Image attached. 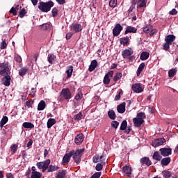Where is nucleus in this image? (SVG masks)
I'll use <instances>...</instances> for the list:
<instances>
[{
    "label": "nucleus",
    "instance_id": "obj_7",
    "mask_svg": "<svg viewBox=\"0 0 178 178\" xmlns=\"http://www.w3.org/2000/svg\"><path fill=\"white\" fill-rule=\"evenodd\" d=\"M165 143H166V139H165V138H157L156 140H154L152 143V147H159L161 145H163V144H165Z\"/></svg>",
    "mask_w": 178,
    "mask_h": 178
},
{
    "label": "nucleus",
    "instance_id": "obj_19",
    "mask_svg": "<svg viewBox=\"0 0 178 178\" xmlns=\"http://www.w3.org/2000/svg\"><path fill=\"white\" fill-rule=\"evenodd\" d=\"M122 171L127 175L128 177H130V175H131V167L129 165L124 166L122 168Z\"/></svg>",
    "mask_w": 178,
    "mask_h": 178
},
{
    "label": "nucleus",
    "instance_id": "obj_61",
    "mask_svg": "<svg viewBox=\"0 0 178 178\" xmlns=\"http://www.w3.org/2000/svg\"><path fill=\"white\" fill-rule=\"evenodd\" d=\"M72 35H73V33H72V32L67 33L65 36L66 40H70V38H72Z\"/></svg>",
    "mask_w": 178,
    "mask_h": 178
},
{
    "label": "nucleus",
    "instance_id": "obj_35",
    "mask_svg": "<svg viewBox=\"0 0 178 178\" xmlns=\"http://www.w3.org/2000/svg\"><path fill=\"white\" fill-rule=\"evenodd\" d=\"M56 123V120L54 118H49L47 121V129H51L54 124Z\"/></svg>",
    "mask_w": 178,
    "mask_h": 178
},
{
    "label": "nucleus",
    "instance_id": "obj_43",
    "mask_svg": "<svg viewBox=\"0 0 178 178\" xmlns=\"http://www.w3.org/2000/svg\"><path fill=\"white\" fill-rule=\"evenodd\" d=\"M127 129V121L126 120H123L121 123V126H120V130H122V131H124Z\"/></svg>",
    "mask_w": 178,
    "mask_h": 178
},
{
    "label": "nucleus",
    "instance_id": "obj_39",
    "mask_svg": "<svg viewBox=\"0 0 178 178\" xmlns=\"http://www.w3.org/2000/svg\"><path fill=\"white\" fill-rule=\"evenodd\" d=\"M144 67H145V63H142L138 68L137 76H140V74H141V72H143V70H144Z\"/></svg>",
    "mask_w": 178,
    "mask_h": 178
},
{
    "label": "nucleus",
    "instance_id": "obj_62",
    "mask_svg": "<svg viewBox=\"0 0 178 178\" xmlns=\"http://www.w3.org/2000/svg\"><path fill=\"white\" fill-rule=\"evenodd\" d=\"M31 173V170L30 168L28 169V170L25 173V176L27 178H31L30 175Z\"/></svg>",
    "mask_w": 178,
    "mask_h": 178
},
{
    "label": "nucleus",
    "instance_id": "obj_10",
    "mask_svg": "<svg viewBox=\"0 0 178 178\" xmlns=\"http://www.w3.org/2000/svg\"><path fill=\"white\" fill-rule=\"evenodd\" d=\"M3 78L1 79L2 83L6 86V87H9L10 86V74L3 75Z\"/></svg>",
    "mask_w": 178,
    "mask_h": 178
},
{
    "label": "nucleus",
    "instance_id": "obj_31",
    "mask_svg": "<svg viewBox=\"0 0 178 178\" xmlns=\"http://www.w3.org/2000/svg\"><path fill=\"white\" fill-rule=\"evenodd\" d=\"M129 41H130L129 37H124L120 39V44H122L124 46L127 45V44H129Z\"/></svg>",
    "mask_w": 178,
    "mask_h": 178
},
{
    "label": "nucleus",
    "instance_id": "obj_34",
    "mask_svg": "<svg viewBox=\"0 0 178 178\" xmlns=\"http://www.w3.org/2000/svg\"><path fill=\"white\" fill-rule=\"evenodd\" d=\"M66 177V170H63L61 171H58L56 174V178H65Z\"/></svg>",
    "mask_w": 178,
    "mask_h": 178
},
{
    "label": "nucleus",
    "instance_id": "obj_41",
    "mask_svg": "<svg viewBox=\"0 0 178 178\" xmlns=\"http://www.w3.org/2000/svg\"><path fill=\"white\" fill-rule=\"evenodd\" d=\"M122 72H117L113 77V81L116 83V81H118V80H120V79H122Z\"/></svg>",
    "mask_w": 178,
    "mask_h": 178
},
{
    "label": "nucleus",
    "instance_id": "obj_52",
    "mask_svg": "<svg viewBox=\"0 0 178 178\" xmlns=\"http://www.w3.org/2000/svg\"><path fill=\"white\" fill-rule=\"evenodd\" d=\"M118 127H119V122L118 121L111 122V127H113V129H118Z\"/></svg>",
    "mask_w": 178,
    "mask_h": 178
},
{
    "label": "nucleus",
    "instance_id": "obj_17",
    "mask_svg": "<svg viewBox=\"0 0 178 178\" xmlns=\"http://www.w3.org/2000/svg\"><path fill=\"white\" fill-rule=\"evenodd\" d=\"M84 135L83 134H78L74 139V141L76 144L80 145L83 141H84Z\"/></svg>",
    "mask_w": 178,
    "mask_h": 178
},
{
    "label": "nucleus",
    "instance_id": "obj_48",
    "mask_svg": "<svg viewBox=\"0 0 178 178\" xmlns=\"http://www.w3.org/2000/svg\"><path fill=\"white\" fill-rule=\"evenodd\" d=\"M83 98V93L81 92H79L74 97V99L76 101H80Z\"/></svg>",
    "mask_w": 178,
    "mask_h": 178
},
{
    "label": "nucleus",
    "instance_id": "obj_26",
    "mask_svg": "<svg viewBox=\"0 0 178 178\" xmlns=\"http://www.w3.org/2000/svg\"><path fill=\"white\" fill-rule=\"evenodd\" d=\"M28 72H29V67H22L19 70V75L21 76L22 77H23L24 76H26V74H27Z\"/></svg>",
    "mask_w": 178,
    "mask_h": 178
},
{
    "label": "nucleus",
    "instance_id": "obj_8",
    "mask_svg": "<svg viewBox=\"0 0 178 178\" xmlns=\"http://www.w3.org/2000/svg\"><path fill=\"white\" fill-rule=\"evenodd\" d=\"M160 154L162 156H169L172 154V148L163 147L159 149Z\"/></svg>",
    "mask_w": 178,
    "mask_h": 178
},
{
    "label": "nucleus",
    "instance_id": "obj_40",
    "mask_svg": "<svg viewBox=\"0 0 178 178\" xmlns=\"http://www.w3.org/2000/svg\"><path fill=\"white\" fill-rule=\"evenodd\" d=\"M41 176H42V175L40 172H32L31 178H41Z\"/></svg>",
    "mask_w": 178,
    "mask_h": 178
},
{
    "label": "nucleus",
    "instance_id": "obj_42",
    "mask_svg": "<svg viewBox=\"0 0 178 178\" xmlns=\"http://www.w3.org/2000/svg\"><path fill=\"white\" fill-rule=\"evenodd\" d=\"M55 59H56V56L55 55L49 54V56H48V62H49V63L52 65V63H54V60H55Z\"/></svg>",
    "mask_w": 178,
    "mask_h": 178
},
{
    "label": "nucleus",
    "instance_id": "obj_11",
    "mask_svg": "<svg viewBox=\"0 0 178 178\" xmlns=\"http://www.w3.org/2000/svg\"><path fill=\"white\" fill-rule=\"evenodd\" d=\"M140 162L143 166L144 165L151 166L152 165V162L151 161V160H149V158L147 156H145L140 159Z\"/></svg>",
    "mask_w": 178,
    "mask_h": 178
},
{
    "label": "nucleus",
    "instance_id": "obj_1",
    "mask_svg": "<svg viewBox=\"0 0 178 178\" xmlns=\"http://www.w3.org/2000/svg\"><path fill=\"white\" fill-rule=\"evenodd\" d=\"M54 3L52 1H49L47 2L41 1L38 3V8L41 12L44 13H48L51 10V8H53Z\"/></svg>",
    "mask_w": 178,
    "mask_h": 178
},
{
    "label": "nucleus",
    "instance_id": "obj_28",
    "mask_svg": "<svg viewBox=\"0 0 178 178\" xmlns=\"http://www.w3.org/2000/svg\"><path fill=\"white\" fill-rule=\"evenodd\" d=\"M46 106L47 104L45 103V101L41 100L38 105V111H44Z\"/></svg>",
    "mask_w": 178,
    "mask_h": 178
},
{
    "label": "nucleus",
    "instance_id": "obj_2",
    "mask_svg": "<svg viewBox=\"0 0 178 178\" xmlns=\"http://www.w3.org/2000/svg\"><path fill=\"white\" fill-rule=\"evenodd\" d=\"M147 116L145 115V113H138L136 118L133 119V122L135 127H140L143 123H144V119H146Z\"/></svg>",
    "mask_w": 178,
    "mask_h": 178
},
{
    "label": "nucleus",
    "instance_id": "obj_57",
    "mask_svg": "<svg viewBox=\"0 0 178 178\" xmlns=\"http://www.w3.org/2000/svg\"><path fill=\"white\" fill-rule=\"evenodd\" d=\"M53 17H56L58 16V8H54L51 10Z\"/></svg>",
    "mask_w": 178,
    "mask_h": 178
},
{
    "label": "nucleus",
    "instance_id": "obj_38",
    "mask_svg": "<svg viewBox=\"0 0 178 178\" xmlns=\"http://www.w3.org/2000/svg\"><path fill=\"white\" fill-rule=\"evenodd\" d=\"M151 30H152V25L149 24V25L143 27V33H145V34H149V31H151Z\"/></svg>",
    "mask_w": 178,
    "mask_h": 178
},
{
    "label": "nucleus",
    "instance_id": "obj_46",
    "mask_svg": "<svg viewBox=\"0 0 178 178\" xmlns=\"http://www.w3.org/2000/svg\"><path fill=\"white\" fill-rule=\"evenodd\" d=\"M17 145L16 144H13L10 146V150L11 152H13V154H16V152L17 151Z\"/></svg>",
    "mask_w": 178,
    "mask_h": 178
},
{
    "label": "nucleus",
    "instance_id": "obj_6",
    "mask_svg": "<svg viewBox=\"0 0 178 178\" xmlns=\"http://www.w3.org/2000/svg\"><path fill=\"white\" fill-rule=\"evenodd\" d=\"M123 30V26L120 24H117L113 29V37H118Z\"/></svg>",
    "mask_w": 178,
    "mask_h": 178
},
{
    "label": "nucleus",
    "instance_id": "obj_24",
    "mask_svg": "<svg viewBox=\"0 0 178 178\" xmlns=\"http://www.w3.org/2000/svg\"><path fill=\"white\" fill-rule=\"evenodd\" d=\"M104 158V155L99 156V155L96 154L92 157L93 163H98V162H102V159Z\"/></svg>",
    "mask_w": 178,
    "mask_h": 178
},
{
    "label": "nucleus",
    "instance_id": "obj_58",
    "mask_svg": "<svg viewBox=\"0 0 178 178\" xmlns=\"http://www.w3.org/2000/svg\"><path fill=\"white\" fill-rule=\"evenodd\" d=\"M26 15V9L22 8L20 11H19V17L23 18L24 17V15Z\"/></svg>",
    "mask_w": 178,
    "mask_h": 178
},
{
    "label": "nucleus",
    "instance_id": "obj_32",
    "mask_svg": "<svg viewBox=\"0 0 178 178\" xmlns=\"http://www.w3.org/2000/svg\"><path fill=\"white\" fill-rule=\"evenodd\" d=\"M147 0H138L137 8H145L147 6Z\"/></svg>",
    "mask_w": 178,
    "mask_h": 178
},
{
    "label": "nucleus",
    "instance_id": "obj_45",
    "mask_svg": "<svg viewBox=\"0 0 178 178\" xmlns=\"http://www.w3.org/2000/svg\"><path fill=\"white\" fill-rule=\"evenodd\" d=\"M81 118H83V113L79 112L78 114L74 115V120H81Z\"/></svg>",
    "mask_w": 178,
    "mask_h": 178
},
{
    "label": "nucleus",
    "instance_id": "obj_37",
    "mask_svg": "<svg viewBox=\"0 0 178 178\" xmlns=\"http://www.w3.org/2000/svg\"><path fill=\"white\" fill-rule=\"evenodd\" d=\"M22 126L24 129H34V124L31 122H24Z\"/></svg>",
    "mask_w": 178,
    "mask_h": 178
},
{
    "label": "nucleus",
    "instance_id": "obj_64",
    "mask_svg": "<svg viewBox=\"0 0 178 178\" xmlns=\"http://www.w3.org/2000/svg\"><path fill=\"white\" fill-rule=\"evenodd\" d=\"M36 166H37L39 169H42V168H44V165H43V164H42V161L37 163H36Z\"/></svg>",
    "mask_w": 178,
    "mask_h": 178
},
{
    "label": "nucleus",
    "instance_id": "obj_29",
    "mask_svg": "<svg viewBox=\"0 0 178 178\" xmlns=\"http://www.w3.org/2000/svg\"><path fill=\"white\" fill-rule=\"evenodd\" d=\"M152 158L154 161H161L162 159V156L161 155V154H159V152L156 151L154 152V153L153 154Z\"/></svg>",
    "mask_w": 178,
    "mask_h": 178
},
{
    "label": "nucleus",
    "instance_id": "obj_55",
    "mask_svg": "<svg viewBox=\"0 0 178 178\" xmlns=\"http://www.w3.org/2000/svg\"><path fill=\"white\" fill-rule=\"evenodd\" d=\"M101 175H102V172H95V174H93L90 178H99L101 177Z\"/></svg>",
    "mask_w": 178,
    "mask_h": 178
},
{
    "label": "nucleus",
    "instance_id": "obj_21",
    "mask_svg": "<svg viewBox=\"0 0 178 178\" xmlns=\"http://www.w3.org/2000/svg\"><path fill=\"white\" fill-rule=\"evenodd\" d=\"M72 29L75 33H80L83 30V26L80 24H74L72 25Z\"/></svg>",
    "mask_w": 178,
    "mask_h": 178
},
{
    "label": "nucleus",
    "instance_id": "obj_54",
    "mask_svg": "<svg viewBox=\"0 0 178 178\" xmlns=\"http://www.w3.org/2000/svg\"><path fill=\"white\" fill-rule=\"evenodd\" d=\"M8 47V44H6V41L3 40L0 44V49H5Z\"/></svg>",
    "mask_w": 178,
    "mask_h": 178
},
{
    "label": "nucleus",
    "instance_id": "obj_9",
    "mask_svg": "<svg viewBox=\"0 0 178 178\" xmlns=\"http://www.w3.org/2000/svg\"><path fill=\"white\" fill-rule=\"evenodd\" d=\"M113 71H109L107 74H105L103 80L104 84L108 86V84L111 83V79L109 77H113Z\"/></svg>",
    "mask_w": 178,
    "mask_h": 178
},
{
    "label": "nucleus",
    "instance_id": "obj_4",
    "mask_svg": "<svg viewBox=\"0 0 178 178\" xmlns=\"http://www.w3.org/2000/svg\"><path fill=\"white\" fill-rule=\"evenodd\" d=\"M72 98V92L69 88H63L58 97V101H63L65 99H70Z\"/></svg>",
    "mask_w": 178,
    "mask_h": 178
},
{
    "label": "nucleus",
    "instance_id": "obj_5",
    "mask_svg": "<svg viewBox=\"0 0 178 178\" xmlns=\"http://www.w3.org/2000/svg\"><path fill=\"white\" fill-rule=\"evenodd\" d=\"M70 152H72V158L76 163L79 165L81 161V155L84 152V149H78L76 151L71 150Z\"/></svg>",
    "mask_w": 178,
    "mask_h": 178
},
{
    "label": "nucleus",
    "instance_id": "obj_3",
    "mask_svg": "<svg viewBox=\"0 0 178 178\" xmlns=\"http://www.w3.org/2000/svg\"><path fill=\"white\" fill-rule=\"evenodd\" d=\"M11 66L8 62L0 63V76L10 74Z\"/></svg>",
    "mask_w": 178,
    "mask_h": 178
},
{
    "label": "nucleus",
    "instance_id": "obj_59",
    "mask_svg": "<svg viewBox=\"0 0 178 178\" xmlns=\"http://www.w3.org/2000/svg\"><path fill=\"white\" fill-rule=\"evenodd\" d=\"M120 95H123V90H120L118 95H117L115 97V101H119L120 99Z\"/></svg>",
    "mask_w": 178,
    "mask_h": 178
},
{
    "label": "nucleus",
    "instance_id": "obj_33",
    "mask_svg": "<svg viewBox=\"0 0 178 178\" xmlns=\"http://www.w3.org/2000/svg\"><path fill=\"white\" fill-rule=\"evenodd\" d=\"M108 116L111 120H115V119H116V114L113 110H110L108 111Z\"/></svg>",
    "mask_w": 178,
    "mask_h": 178
},
{
    "label": "nucleus",
    "instance_id": "obj_49",
    "mask_svg": "<svg viewBox=\"0 0 178 178\" xmlns=\"http://www.w3.org/2000/svg\"><path fill=\"white\" fill-rule=\"evenodd\" d=\"M43 168H49L51 163V159H47V161H42Z\"/></svg>",
    "mask_w": 178,
    "mask_h": 178
},
{
    "label": "nucleus",
    "instance_id": "obj_14",
    "mask_svg": "<svg viewBox=\"0 0 178 178\" xmlns=\"http://www.w3.org/2000/svg\"><path fill=\"white\" fill-rule=\"evenodd\" d=\"M117 111L118 113H123L124 112H126V102H122L121 104L118 105Z\"/></svg>",
    "mask_w": 178,
    "mask_h": 178
},
{
    "label": "nucleus",
    "instance_id": "obj_15",
    "mask_svg": "<svg viewBox=\"0 0 178 178\" xmlns=\"http://www.w3.org/2000/svg\"><path fill=\"white\" fill-rule=\"evenodd\" d=\"M175 40H176V36H175L174 35H168L165 38V42H168L170 45L173 44V41H175Z\"/></svg>",
    "mask_w": 178,
    "mask_h": 178
},
{
    "label": "nucleus",
    "instance_id": "obj_50",
    "mask_svg": "<svg viewBox=\"0 0 178 178\" xmlns=\"http://www.w3.org/2000/svg\"><path fill=\"white\" fill-rule=\"evenodd\" d=\"M170 43H168V42H165L163 45V49L164 51H169V49L170 48Z\"/></svg>",
    "mask_w": 178,
    "mask_h": 178
},
{
    "label": "nucleus",
    "instance_id": "obj_27",
    "mask_svg": "<svg viewBox=\"0 0 178 178\" xmlns=\"http://www.w3.org/2000/svg\"><path fill=\"white\" fill-rule=\"evenodd\" d=\"M60 168L58 165H49L47 172L51 173L52 172H56V170H59Z\"/></svg>",
    "mask_w": 178,
    "mask_h": 178
},
{
    "label": "nucleus",
    "instance_id": "obj_16",
    "mask_svg": "<svg viewBox=\"0 0 178 178\" xmlns=\"http://www.w3.org/2000/svg\"><path fill=\"white\" fill-rule=\"evenodd\" d=\"M133 55V51L129 49H125L122 51V56L124 59H126V58H129V56H131Z\"/></svg>",
    "mask_w": 178,
    "mask_h": 178
},
{
    "label": "nucleus",
    "instance_id": "obj_36",
    "mask_svg": "<svg viewBox=\"0 0 178 178\" xmlns=\"http://www.w3.org/2000/svg\"><path fill=\"white\" fill-rule=\"evenodd\" d=\"M8 120H9V118H8L7 116L3 117V118L1 119V120L0 122L1 129H2V127H3V126H5V124H6L8 123Z\"/></svg>",
    "mask_w": 178,
    "mask_h": 178
},
{
    "label": "nucleus",
    "instance_id": "obj_22",
    "mask_svg": "<svg viewBox=\"0 0 178 178\" xmlns=\"http://www.w3.org/2000/svg\"><path fill=\"white\" fill-rule=\"evenodd\" d=\"M172 159L170 157H165L161 159V163L163 166H168L170 163Z\"/></svg>",
    "mask_w": 178,
    "mask_h": 178
},
{
    "label": "nucleus",
    "instance_id": "obj_53",
    "mask_svg": "<svg viewBox=\"0 0 178 178\" xmlns=\"http://www.w3.org/2000/svg\"><path fill=\"white\" fill-rule=\"evenodd\" d=\"M42 26L44 30H49L51 29V23L43 24Z\"/></svg>",
    "mask_w": 178,
    "mask_h": 178
},
{
    "label": "nucleus",
    "instance_id": "obj_18",
    "mask_svg": "<svg viewBox=\"0 0 178 178\" xmlns=\"http://www.w3.org/2000/svg\"><path fill=\"white\" fill-rule=\"evenodd\" d=\"M129 33H137V28L131 26H127L126 31H124V34H129Z\"/></svg>",
    "mask_w": 178,
    "mask_h": 178
},
{
    "label": "nucleus",
    "instance_id": "obj_51",
    "mask_svg": "<svg viewBox=\"0 0 178 178\" xmlns=\"http://www.w3.org/2000/svg\"><path fill=\"white\" fill-rule=\"evenodd\" d=\"M14 59L15 62H17L18 63H22V57L17 54L15 55Z\"/></svg>",
    "mask_w": 178,
    "mask_h": 178
},
{
    "label": "nucleus",
    "instance_id": "obj_30",
    "mask_svg": "<svg viewBox=\"0 0 178 178\" xmlns=\"http://www.w3.org/2000/svg\"><path fill=\"white\" fill-rule=\"evenodd\" d=\"M161 175L163 176L164 178H170L172 177V172L169 171V170H163L161 172Z\"/></svg>",
    "mask_w": 178,
    "mask_h": 178
},
{
    "label": "nucleus",
    "instance_id": "obj_56",
    "mask_svg": "<svg viewBox=\"0 0 178 178\" xmlns=\"http://www.w3.org/2000/svg\"><path fill=\"white\" fill-rule=\"evenodd\" d=\"M104 168V165H102V164L101 163H97L96 165V167H95V170L97 171V172H99L101 171Z\"/></svg>",
    "mask_w": 178,
    "mask_h": 178
},
{
    "label": "nucleus",
    "instance_id": "obj_13",
    "mask_svg": "<svg viewBox=\"0 0 178 178\" xmlns=\"http://www.w3.org/2000/svg\"><path fill=\"white\" fill-rule=\"evenodd\" d=\"M131 88L134 92L140 93L143 92V87H141V85L140 83H135L132 85Z\"/></svg>",
    "mask_w": 178,
    "mask_h": 178
},
{
    "label": "nucleus",
    "instance_id": "obj_12",
    "mask_svg": "<svg viewBox=\"0 0 178 178\" xmlns=\"http://www.w3.org/2000/svg\"><path fill=\"white\" fill-rule=\"evenodd\" d=\"M72 156H73L72 152H70L68 154H65L63 157L62 164L65 165V163L70 162V158H72Z\"/></svg>",
    "mask_w": 178,
    "mask_h": 178
},
{
    "label": "nucleus",
    "instance_id": "obj_60",
    "mask_svg": "<svg viewBox=\"0 0 178 178\" xmlns=\"http://www.w3.org/2000/svg\"><path fill=\"white\" fill-rule=\"evenodd\" d=\"M10 13H13L14 16H16V15H17V10L14 7H12V8L10 10Z\"/></svg>",
    "mask_w": 178,
    "mask_h": 178
},
{
    "label": "nucleus",
    "instance_id": "obj_23",
    "mask_svg": "<svg viewBox=\"0 0 178 178\" xmlns=\"http://www.w3.org/2000/svg\"><path fill=\"white\" fill-rule=\"evenodd\" d=\"M148 58H149V52L143 51L140 54V60H147Z\"/></svg>",
    "mask_w": 178,
    "mask_h": 178
},
{
    "label": "nucleus",
    "instance_id": "obj_25",
    "mask_svg": "<svg viewBox=\"0 0 178 178\" xmlns=\"http://www.w3.org/2000/svg\"><path fill=\"white\" fill-rule=\"evenodd\" d=\"M65 73H67V79H70V77H72V74H73V65H69L67 67Z\"/></svg>",
    "mask_w": 178,
    "mask_h": 178
},
{
    "label": "nucleus",
    "instance_id": "obj_63",
    "mask_svg": "<svg viewBox=\"0 0 178 178\" xmlns=\"http://www.w3.org/2000/svg\"><path fill=\"white\" fill-rule=\"evenodd\" d=\"M169 14L172 15H177V10L175 8H174L169 12Z\"/></svg>",
    "mask_w": 178,
    "mask_h": 178
},
{
    "label": "nucleus",
    "instance_id": "obj_47",
    "mask_svg": "<svg viewBox=\"0 0 178 178\" xmlns=\"http://www.w3.org/2000/svg\"><path fill=\"white\" fill-rule=\"evenodd\" d=\"M176 70L175 69H171L168 72V76L169 77H173L174 76L176 75Z\"/></svg>",
    "mask_w": 178,
    "mask_h": 178
},
{
    "label": "nucleus",
    "instance_id": "obj_44",
    "mask_svg": "<svg viewBox=\"0 0 178 178\" xmlns=\"http://www.w3.org/2000/svg\"><path fill=\"white\" fill-rule=\"evenodd\" d=\"M108 5L111 8H116L118 6V0H110Z\"/></svg>",
    "mask_w": 178,
    "mask_h": 178
},
{
    "label": "nucleus",
    "instance_id": "obj_20",
    "mask_svg": "<svg viewBox=\"0 0 178 178\" xmlns=\"http://www.w3.org/2000/svg\"><path fill=\"white\" fill-rule=\"evenodd\" d=\"M97 65H98V63L97 62V60H92V62L89 66V68H88L89 72H94V70H95V68L97 67Z\"/></svg>",
    "mask_w": 178,
    "mask_h": 178
}]
</instances>
